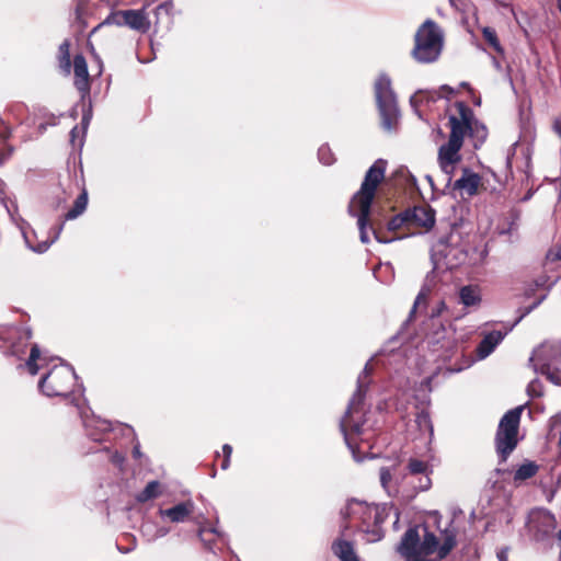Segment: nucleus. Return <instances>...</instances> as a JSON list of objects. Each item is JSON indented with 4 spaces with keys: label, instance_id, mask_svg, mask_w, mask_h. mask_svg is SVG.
I'll list each match as a JSON object with an SVG mask.
<instances>
[{
    "label": "nucleus",
    "instance_id": "obj_1",
    "mask_svg": "<svg viewBox=\"0 0 561 561\" xmlns=\"http://www.w3.org/2000/svg\"><path fill=\"white\" fill-rule=\"evenodd\" d=\"M387 162L382 159H378L367 170L364 181L360 185L359 191L353 196L348 211L352 216L357 217V224L360 231V240L368 242L366 227L373 220H370L371 204L376 196V191L379 184L385 180Z\"/></svg>",
    "mask_w": 561,
    "mask_h": 561
},
{
    "label": "nucleus",
    "instance_id": "obj_2",
    "mask_svg": "<svg viewBox=\"0 0 561 561\" xmlns=\"http://www.w3.org/2000/svg\"><path fill=\"white\" fill-rule=\"evenodd\" d=\"M344 519H358V530L366 535L367 542H377L385 536L382 524L388 517L385 507L352 500L342 511Z\"/></svg>",
    "mask_w": 561,
    "mask_h": 561
},
{
    "label": "nucleus",
    "instance_id": "obj_3",
    "mask_svg": "<svg viewBox=\"0 0 561 561\" xmlns=\"http://www.w3.org/2000/svg\"><path fill=\"white\" fill-rule=\"evenodd\" d=\"M411 57L419 64H432L439 59L444 49V32L432 19L425 20L416 30Z\"/></svg>",
    "mask_w": 561,
    "mask_h": 561
},
{
    "label": "nucleus",
    "instance_id": "obj_4",
    "mask_svg": "<svg viewBox=\"0 0 561 561\" xmlns=\"http://www.w3.org/2000/svg\"><path fill=\"white\" fill-rule=\"evenodd\" d=\"M524 407L508 410L500 420L494 445L501 462H505L519 443V425Z\"/></svg>",
    "mask_w": 561,
    "mask_h": 561
},
{
    "label": "nucleus",
    "instance_id": "obj_5",
    "mask_svg": "<svg viewBox=\"0 0 561 561\" xmlns=\"http://www.w3.org/2000/svg\"><path fill=\"white\" fill-rule=\"evenodd\" d=\"M76 379L72 367L59 364L41 378L38 388L47 397H67L72 393Z\"/></svg>",
    "mask_w": 561,
    "mask_h": 561
},
{
    "label": "nucleus",
    "instance_id": "obj_6",
    "mask_svg": "<svg viewBox=\"0 0 561 561\" xmlns=\"http://www.w3.org/2000/svg\"><path fill=\"white\" fill-rule=\"evenodd\" d=\"M376 102L381 115L382 125L391 129L398 119V107L391 80L387 75H380L375 82Z\"/></svg>",
    "mask_w": 561,
    "mask_h": 561
},
{
    "label": "nucleus",
    "instance_id": "obj_7",
    "mask_svg": "<svg viewBox=\"0 0 561 561\" xmlns=\"http://www.w3.org/2000/svg\"><path fill=\"white\" fill-rule=\"evenodd\" d=\"M111 24H115L117 26L126 25L141 34L148 33L151 27V22L148 19L145 10L128 9L111 12V14L104 21H102L91 31L89 37L95 34L104 25Z\"/></svg>",
    "mask_w": 561,
    "mask_h": 561
},
{
    "label": "nucleus",
    "instance_id": "obj_8",
    "mask_svg": "<svg viewBox=\"0 0 561 561\" xmlns=\"http://www.w3.org/2000/svg\"><path fill=\"white\" fill-rule=\"evenodd\" d=\"M32 330L26 327H9L0 333V351L5 355L24 358L31 345Z\"/></svg>",
    "mask_w": 561,
    "mask_h": 561
},
{
    "label": "nucleus",
    "instance_id": "obj_9",
    "mask_svg": "<svg viewBox=\"0 0 561 561\" xmlns=\"http://www.w3.org/2000/svg\"><path fill=\"white\" fill-rule=\"evenodd\" d=\"M423 538L421 540L420 556H431L437 553L439 560L445 559L456 546L457 531L455 528H446L442 531L439 539L434 533L423 526Z\"/></svg>",
    "mask_w": 561,
    "mask_h": 561
},
{
    "label": "nucleus",
    "instance_id": "obj_10",
    "mask_svg": "<svg viewBox=\"0 0 561 561\" xmlns=\"http://www.w3.org/2000/svg\"><path fill=\"white\" fill-rule=\"evenodd\" d=\"M365 377H359L357 380V389L355 393L353 394L347 410L340 421V428L343 433L345 439H347L348 434H360L362 433V425L354 421L353 416L355 413H359L362 411V405L364 403V399L368 389V383L364 380L367 377V368L365 369Z\"/></svg>",
    "mask_w": 561,
    "mask_h": 561
},
{
    "label": "nucleus",
    "instance_id": "obj_11",
    "mask_svg": "<svg viewBox=\"0 0 561 561\" xmlns=\"http://www.w3.org/2000/svg\"><path fill=\"white\" fill-rule=\"evenodd\" d=\"M408 218L404 215V210L393 216L387 221L386 226L381 222L373 219L370 229L375 236V239L380 243H390L396 240H401L405 237L411 236L409 233V226L407 222Z\"/></svg>",
    "mask_w": 561,
    "mask_h": 561
},
{
    "label": "nucleus",
    "instance_id": "obj_12",
    "mask_svg": "<svg viewBox=\"0 0 561 561\" xmlns=\"http://www.w3.org/2000/svg\"><path fill=\"white\" fill-rule=\"evenodd\" d=\"M456 114L448 117L449 136L465 140L471 129L472 119L474 117L473 110L463 101H457L454 104Z\"/></svg>",
    "mask_w": 561,
    "mask_h": 561
},
{
    "label": "nucleus",
    "instance_id": "obj_13",
    "mask_svg": "<svg viewBox=\"0 0 561 561\" xmlns=\"http://www.w3.org/2000/svg\"><path fill=\"white\" fill-rule=\"evenodd\" d=\"M404 215L408 218L409 233L415 234L422 230L428 231L435 224V210L428 205L407 208Z\"/></svg>",
    "mask_w": 561,
    "mask_h": 561
},
{
    "label": "nucleus",
    "instance_id": "obj_14",
    "mask_svg": "<svg viewBox=\"0 0 561 561\" xmlns=\"http://www.w3.org/2000/svg\"><path fill=\"white\" fill-rule=\"evenodd\" d=\"M529 364L535 370L545 369L546 371L550 366L561 365V345L557 343H542L529 358Z\"/></svg>",
    "mask_w": 561,
    "mask_h": 561
},
{
    "label": "nucleus",
    "instance_id": "obj_15",
    "mask_svg": "<svg viewBox=\"0 0 561 561\" xmlns=\"http://www.w3.org/2000/svg\"><path fill=\"white\" fill-rule=\"evenodd\" d=\"M462 145L463 140L449 136L448 141L439 147L438 162L444 171L447 172L448 168H453L461 160L459 151Z\"/></svg>",
    "mask_w": 561,
    "mask_h": 561
},
{
    "label": "nucleus",
    "instance_id": "obj_16",
    "mask_svg": "<svg viewBox=\"0 0 561 561\" xmlns=\"http://www.w3.org/2000/svg\"><path fill=\"white\" fill-rule=\"evenodd\" d=\"M72 68L75 75V87L82 95L88 94L91 89V79L85 57L82 54L75 55Z\"/></svg>",
    "mask_w": 561,
    "mask_h": 561
},
{
    "label": "nucleus",
    "instance_id": "obj_17",
    "mask_svg": "<svg viewBox=\"0 0 561 561\" xmlns=\"http://www.w3.org/2000/svg\"><path fill=\"white\" fill-rule=\"evenodd\" d=\"M88 206V192L85 188L82 190V192L78 195V197L75 199L72 207L65 214L64 220L58 225L57 234L54 239L50 240L49 243L45 242L44 244H39L37 251L44 252L48 249V247L55 241V239L58 237V234L61 232L65 220H72L79 217L83 211L85 210Z\"/></svg>",
    "mask_w": 561,
    "mask_h": 561
},
{
    "label": "nucleus",
    "instance_id": "obj_18",
    "mask_svg": "<svg viewBox=\"0 0 561 561\" xmlns=\"http://www.w3.org/2000/svg\"><path fill=\"white\" fill-rule=\"evenodd\" d=\"M421 535L417 527L409 528L400 542L399 552L409 560L420 556Z\"/></svg>",
    "mask_w": 561,
    "mask_h": 561
},
{
    "label": "nucleus",
    "instance_id": "obj_19",
    "mask_svg": "<svg viewBox=\"0 0 561 561\" xmlns=\"http://www.w3.org/2000/svg\"><path fill=\"white\" fill-rule=\"evenodd\" d=\"M481 176L478 173L463 169L462 175L455 181L454 190L460 191L461 196L465 194L468 197L474 196L481 186Z\"/></svg>",
    "mask_w": 561,
    "mask_h": 561
},
{
    "label": "nucleus",
    "instance_id": "obj_20",
    "mask_svg": "<svg viewBox=\"0 0 561 561\" xmlns=\"http://www.w3.org/2000/svg\"><path fill=\"white\" fill-rule=\"evenodd\" d=\"M195 505L193 501L181 502L170 508L160 510V514L172 523H183L194 513Z\"/></svg>",
    "mask_w": 561,
    "mask_h": 561
},
{
    "label": "nucleus",
    "instance_id": "obj_21",
    "mask_svg": "<svg viewBox=\"0 0 561 561\" xmlns=\"http://www.w3.org/2000/svg\"><path fill=\"white\" fill-rule=\"evenodd\" d=\"M554 518L548 513H536L530 516L529 529L537 540L542 539L553 527Z\"/></svg>",
    "mask_w": 561,
    "mask_h": 561
},
{
    "label": "nucleus",
    "instance_id": "obj_22",
    "mask_svg": "<svg viewBox=\"0 0 561 561\" xmlns=\"http://www.w3.org/2000/svg\"><path fill=\"white\" fill-rule=\"evenodd\" d=\"M504 334L501 331L494 330L483 336L477 346V354L480 358L489 356L494 348L502 342Z\"/></svg>",
    "mask_w": 561,
    "mask_h": 561
},
{
    "label": "nucleus",
    "instance_id": "obj_23",
    "mask_svg": "<svg viewBox=\"0 0 561 561\" xmlns=\"http://www.w3.org/2000/svg\"><path fill=\"white\" fill-rule=\"evenodd\" d=\"M71 43L66 38L59 46L56 54V59L60 72L65 76H69L72 69L71 56H70Z\"/></svg>",
    "mask_w": 561,
    "mask_h": 561
},
{
    "label": "nucleus",
    "instance_id": "obj_24",
    "mask_svg": "<svg viewBox=\"0 0 561 561\" xmlns=\"http://www.w3.org/2000/svg\"><path fill=\"white\" fill-rule=\"evenodd\" d=\"M332 551L341 561H360L351 541L344 539L334 540Z\"/></svg>",
    "mask_w": 561,
    "mask_h": 561
},
{
    "label": "nucleus",
    "instance_id": "obj_25",
    "mask_svg": "<svg viewBox=\"0 0 561 561\" xmlns=\"http://www.w3.org/2000/svg\"><path fill=\"white\" fill-rule=\"evenodd\" d=\"M459 300L466 307H476L481 302V294L478 286L467 285L459 290Z\"/></svg>",
    "mask_w": 561,
    "mask_h": 561
},
{
    "label": "nucleus",
    "instance_id": "obj_26",
    "mask_svg": "<svg viewBox=\"0 0 561 561\" xmlns=\"http://www.w3.org/2000/svg\"><path fill=\"white\" fill-rule=\"evenodd\" d=\"M198 537L207 550L214 551L218 540L221 539V534L215 527L201 526Z\"/></svg>",
    "mask_w": 561,
    "mask_h": 561
},
{
    "label": "nucleus",
    "instance_id": "obj_27",
    "mask_svg": "<svg viewBox=\"0 0 561 561\" xmlns=\"http://www.w3.org/2000/svg\"><path fill=\"white\" fill-rule=\"evenodd\" d=\"M45 360L46 358L43 356L38 345L32 344L30 347L28 357L22 366H24L27 369L30 375L35 376L39 370V363Z\"/></svg>",
    "mask_w": 561,
    "mask_h": 561
},
{
    "label": "nucleus",
    "instance_id": "obj_28",
    "mask_svg": "<svg viewBox=\"0 0 561 561\" xmlns=\"http://www.w3.org/2000/svg\"><path fill=\"white\" fill-rule=\"evenodd\" d=\"M538 470L539 466L535 461L527 460L516 469L513 481L516 484L524 482L535 477Z\"/></svg>",
    "mask_w": 561,
    "mask_h": 561
},
{
    "label": "nucleus",
    "instance_id": "obj_29",
    "mask_svg": "<svg viewBox=\"0 0 561 561\" xmlns=\"http://www.w3.org/2000/svg\"><path fill=\"white\" fill-rule=\"evenodd\" d=\"M161 495V483L157 480L150 481L145 489L136 495L139 503H146Z\"/></svg>",
    "mask_w": 561,
    "mask_h": 561
},
{
    "label": "nucleus",
    "instance_id": "obj_30",
    "mask_svg": "<svg viewBox=\"0 0 561 561\" xmlns=\"http://www.w3.org/2000/svg\"><path fill=\"white\" fill-rule=\"evenodd\" d=\"M482 37L491 49L499 56H504V48L500 43L496 31L493 27L485 26L482 28Z\"/></svg>",
    "mask_w": 561,
    "mask_h": 561
},
{
    "label": "nucleus",
    "instance_id": "obj_31",
    "mask_svg": "<svg viewBox=\"0 0 561 561\" xmlns=\"http://www.w3.org/2000/svg\"><path fill=\"white\" fill-rule=\"evenodd\" d=\"M407 469L411 476L432 473V470L426 461L410 458Z\"/></svg>",
    "mask_w": 561,
    "mask_h": 561
},
{
    "label": "nucleus",
    "instance_id": "obj_32",
    "mask_svg": "<svg viewBox=\"0 0 561 561\" xmlns=\"http://www.w3.org/2000/svg\"><path fill=\"white\" fill-rule=\"evenodd\" d=\"M468 136L474 138L481 144L484 142L488 137V129L485 125L479 122L476 116L472 119L471 129H469Z\"/></svg>",
    "mask_w": 561,
    "mask_h": 561
},
{
    "label": "nucleus",
    "instance_id": "obj_33",
    "mask_svg": "<svg viewBox=\"0 0 561 561\" xmlns=\"http://www.w3.org/2000/svg\"><path fill=\"white\" fill-rule=\"evenodd\" d=\"M537 371L546 376L547 379L553 382L554 385L561 386V369L559 368V366L549 365L547 371L545 369H538Z\"/></svg>",
    "mask_w": 561,
    "mask_h": 561
},
{
    "label": "nucleus",
    "instance_id": "obj_34",
    "mask_svg": "<svg viewBox=\"0 0 561 561\" xmlns=\"http://www.w3.org/2000/svg\"><path fill=\"white\" fill-rule=\"evenodd\" d=\"M231 454H232V447L229 444H225L222 446L224 458H222L221 463H220V467H221L222 470H226V469L229 468Z\"/></svg>",
    "mask_w": 561,
    "mask_h": 561
},
{
    "label": "nucleus",
    "instance_id": "obj_35",
    "mask_svg": "<svg viewBox=\"0 0 561 561\" xmlns=\"http://www.w3.org/2000/svg\"><path fill=\"white\" fill-rule=\"evenodd\" d=\"M173 7L174 5L172 1H164L156 8L154 13L157 16L162 13H164L165 15H170L173 10Z\"/></svg>",
    "mask_w": 561,
    "mask_h": 561
},
{
    "label": "nucleus",
    "instance_id": "obj_36",
    "mask_svg": "<svg viewBox=\"0 0 561 561\" xmlns=\"http://www.w3.org/2000/svg\"><path fill=\"white\" fill-rule=\"evenodd\" d=\"M430 474L431 473H426V474H422L423 477L420 478L419 480V484L415 485L414 488L419 491H426L431 488L432 485V480L430 478Z\"/></svg>",
    "mask_w": 561,
    "mask_h": 561
},
{
    "label": "nucleus",
    "instance_id": "obj_37",
    "mask_svg": "<svg viewBox=\"0 0 561 561\" xmlns=\"http://www.w3.org/2000/svg\"><path fill=\"white\" fill-rule=\"evenodd\" d=\"M11 136V130L7 123L0 117V140L2 142L7 141Z\"/></svg>",
    "mask_w": 561,
    "mask_h": 561
},
{
    "label": "nucleus",
    "instance_id": "obj_38",
    "mask_svg": "<svg viewBox=\"0 0 561 561\" xmlns=\"http://www.w3.org/2000/svg\"><path fill=\"white\" fill-rule=\"evenodd\" d=\"M392 479V476H391V472L388 468H381L380 469V482L382 484V486H387L388 483L391 481Z\"/></svg>",
    "mask_w": 561,
    "mask_h": 561
},
{
    "label": "nucleus",
    "instance_id": "obj_39",
    "mask_svg": "<svg viewBox=\"0 0 561 561\" xmlns=\"http://www.w3.org/2000/svg\"><path fill=\"white\" fill-rule=\"evenodd\" d=\"M545 298H546V295H542L531 306L527 307L517 321L522 320L526 314L530 313L535 308H537L542 302V300Z\"/></svg>",
    "mask_w": 561,
    "mask_h": 561
},
{
    "label": "nucleus",
    "instance_id": "obj_40",
    "mask_svg": "<svg viewBox=\"0 0 561 561\" xmlns=\"http://www.w3.org/2000/svg\"><path fill=\"white\" fill-rule=\"evenodd\" d=\"M548 257L552 261H561V244L556 247V249L549 250Z\"/></svg>",
    "mask_w": 561,
    "mask_h": 561
},
{
    "label": "nucleus",
    "instance_id": "obj_41",
    "mask_svg": "<svg viewBox=\"0 0 561 561\" xmlns=\"http://www.w3.org/2000/svg\"><path fill=\"white\" fill-rule=\"evenodd\" d=\"M446 309V304L444 301H440L438 306L432 310L431 317H439L442 312Z\"/></svg>",
    "mask_w": 561,
    "mask_h": 561
},
{
    "label": "nucleus",
    "instance_id": "obj_42",
    "mask_svg": "<svg viewBox=\"0 0 561 561\" xmlns=\"http://www.w3.org/2000/svg\"><path fill=\"white\" fill-rule=\"evenodd\" d=\"M13 152L12 147H8L5 150L0 151V164H2Z\"/></svg>",
    "mask_w": 561,
    "mask_h": 561
},
{
    "label": "nucleus",
    "instance_id": "obj_43",
    "mask_svg": "<svg viewBox=\"0 0 561 561\" xmlns=\"http://www.w3.org/2000/svg\"><path fill=\"white\" fill-rule=\"evenodd\" d=\"M440 89H442L443 91H445V92L449 93V94H454V93H455V90H454L451 87L447 85V84L442 85V88H440Z\"/></svg>",
    "mask_w": 561,
    "mask_h": 561
},
{
    "label": "nucleus",
    "instance_id": "obj_44",
    "mask_svg": "<svg viewBox=\"0 0 561 561\" xmlns=\"http://www.w3.org/2000/svg\"><path fill=\"white\" fill-rule=\"evenodd\" d=\"M425 299L424 295L420 293L415 299L413 310L416 308V306L421 302V300Z\"/></svg>",
    "mask_w": 561,
    "mask_h": 561
},
{
    "label": "nucleus",
    "instance_id": "obj_45",
    "mask_svg": "<svg viewBox=\"0 0 561 561\" xmlns=\"http://www.w3.org/2000/svg\"><path fill=\"white\" fill-rule=\"evenodd\" d=\"M77 133H78V127L75 126L71 131H70V136H71V141L75 142V138L77 136Z\"/></svg>",
    "mask_w": 561,
    "mask_h": 561
},
{
    "label": "nucleus",
    "instance_id": "obj_46",
    "mask_svg": "<svg viewBox=\"0 0 561 561\" xmlns=\"http://www.w3.org/2000/svg\"><path fill=\"white\" fill-rule=\"evenodd\" d=\"M113 461L114 462H122L123 461V457L118 453H115V455H113Z\"/></svg>",
    "mask_w": 561,
    "mask_h": 561
},
{
    "label": "nucleus",
    "instance_id": "obj_47",
    "mask_svg": "<svg viewBox=\"0 0 561 561\" xmlns=\"http://www.w3.org/2000/svg\"><path fill=\"white\" fill-rule=\"evenodd\" d=\"M133 454H134L135 457H138L140 455L139 448L135 447L134 450H133Z\"/></svg>",
    "mask_w": 561,
    "mask_h": 561
},
{
    "label": "nucleus",
    "instance_id": "obj_48",
    "mask_svg": "<svg viewBox=\"0 0 561 561\" xmlns=\"http://www.w3.org/2000/svg\"><path fill=\"white\" fill-rule=\"evenodd\" d=\"M460 85L463 89H470V84L468 82H462Z\"/></svg>",
    "mask_w": 561,
    "mask_h": 561
},
{
    "label": "nucleus",
    "instance_id": "obj_49",
    "mask_svg": "<svg viewBox=\"0 0 561 561\" xmlns=\"http://www.w3.org/2000/svg\"><path fill=\"white\" fill-rule=\"evenodd\" d=\"M499 558H500V560H501V561H506V560H505V554H504V552H501V553L499 554Z\"/></svg>",
    "mask_w": 561,
    "mask_h": 561
},
{
    "label": "nucleus",
    "instance_id": "obj_50",
    "mask_svg": "<svg viewBox=\"0 0 561 561\" xmlns=\"http://www.w3.org/2000/svg\"><path fill=\"white\" fill-rule=\"evenodd\" d=\"M558 9H559V11L561 13V0H558Z\"/></svg>",
    "mask_w": 561,
    "mask_h": 561
},
{
    "label": "nucleus",
    "instance_id": "obj_51",
    "mask_svg": "<svg viewBox=\"0 0 561 561\" xmlns=\"http://www.w3.org/2000/svg\"><path fill=\"white\" fill-rule=\"evenodd\" d=\"M558 539L561 541V529L558 531Z\"/></svg>",
    "mask_w": 561,
    "mask_h": 561
},
{
    "label": "nucleus",
    "instance_id": "obj_52",
    "mask_svg": "<svg viewBox=\"0 0 561 561\" xmlns=\"http://www.w3.org/2000/svg\"><path fill=\"white\" fill-rule=\"evenodd\" d=\"M541 285H543V283L536 282V286H541Z\"/></svg>",
    "mask_w": 561,
    "mask_h": 561
},
{
    "label": "nucleus",
    "instance_id": "obj_53",
    "mask_svg": "<svg viewBox=\"0 0 561 561\" xmlns=\"http://www.w3.org/2000/svg\"><path fill=\"white\" fill-rule=\"evenodd\" d=\"M348 527H350V525L346 523V524L344 525V528H345V529H347Z\"/></svg>",
    "mask_w": 561,
    "mask_h": 561
}]
</instances>
